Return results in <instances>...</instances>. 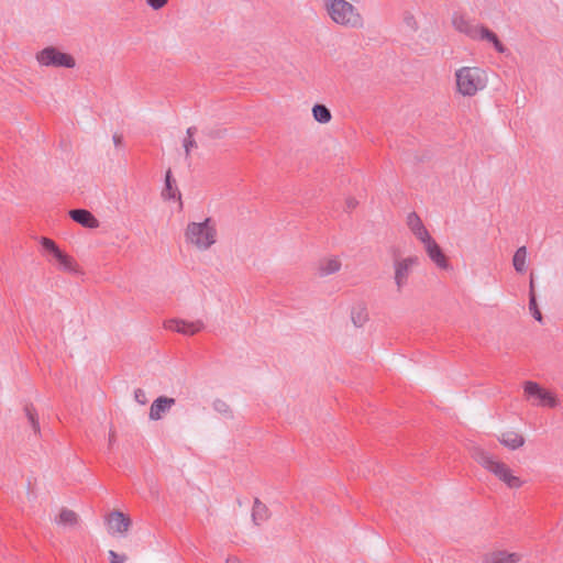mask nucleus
Returning <instances> with one entry per match:
<instances>
[{"label": "nucleus", "mask_w": 563, "mask_h": 563, "mask_svg": "<svg viewBox=\"0 0 563 563\" xmlns=\"http://www.w3.org/2000/svg\"><path fill=\"white\" fill-rule=\"evenodd\" d=\"M342 268V262L338 256H328L322 258L317 266L318 275L325 277L336 274Z\"/></svg>", "instance_id": "4468645a"}, {"label": "nucleus", "mask_w": 563, "mask_h": 563, "mask_svg": "<svg viewBox=\"0 0 563 563\" xmlns=\"http://www.w3.org/2000/svg\"><path fill=\"white\" fill-rule=\"evenodd\" d=\"M225 563H241V561L235 556H230L227 559Z\"/></svg>", "instance_id": "72a5a7b5"}, {"label": "nucleus", "mask_w": 563, "mask_h": 563, "mask_svg": "<svg viewBox=\"0 0 563 563\" xmlns=\"http://www.w3.org/2000/svg\"><path fill=\"white\" fill-rule=\"evenodd\" d=\"M529 310L531 312V314L533 316V318L539 321V322H542V313L538 307V303H537V298H536V291H534V280H533V275H531V278H530V291H529Z\"/></svg>", "instance_id": "5701e85b"}, {"label": "nucleus", "mask_w": 563, "mask_h": 563, "mask_svg": "<svg viewBox=\"0 0 563 563\" xmlns=\"http://www.w3.org/2000/svg\"><path fill=\"white\" fill-rule=\"evenodd\" d=\"M418 265L417 256H407L400 260H397L394 264L395 269V284L397 288L400 289L407 283L410 271Z\"/></svg>", "instance_id": "1a4fd4ad"}, {"label": "nucleus", "mask_w": 563, "mask_h": 563, "mask_svg": "<svg viewBox=\"0 0 563 563\" xmlns=\"http://www.w3.org/2000/svg\"><path fill=\"white\" fill-rule=\"evenodd\" d=\"M109 558H110V563H124L126 561V555L119 554V553L114 552L113 550L109 551Z\"/></svg>", "instance_id": "bb28decb"}, {"label": "nucleus", "mask_w": 563, "mask_h": 563, "mask_svg": "<svg viewBox=\"0 0 563 563\" xmlns=\"http://www.w3.org/2000/svg\"><path fill=\"white\" fill-rule=\"evenodd\" d=\"M54 522L62 529H71L78 525V515L67 508H63L54 518Z\"/></svg>", "instance_id": "dca6fc26"}, {"label": "nucleus", "mask_w": 563, "mask_h": 563, "mask_svg": "<svg viewBox=\"0 0 563 563\" xmlns=\"http://www.w3.org/2000/svg\"><path fill=\"white\" fill-rule=\"evenodd\" d=\"M523 396L532 406L547 409H555L561 405L555 391L533 380H527L522 385Z\"/></svg>", "instance_id": "39448f33"}, {"label": "nucleus", "mask_w": 563, "mask_h": 563, "mask_svg": "<svg viewBox=\"0 0 563 563\" xmlns=\"http://www.w3.org/2000/svg\"><path fill=\"white\" fill-rule=\"evenodd\" d=\"M186 245L198 252L210 250L218 242V229L211 218L189 222L184 231Z\"/></svg>", "instance_id": "f03ea898"}, {"label": "nucleus", "mask_w": 563, "mask_h": 563, "mask_svg": "<svg viewBox=\"0 0 563 563\" xmlns=\"http://www.w3.org/2000/svg\"><path fill=\"white\" fill-rule=\"evenodd\" d=\"M406 225L410 233L421 244L432 238L421 218L416 212H410L406 217Z\"/></svg>", "instance_id": "9d476101"}, {"label": "nucleus", "mask_w": 563, "mask_h": 563, "mask_svg": "<svg viewBox=\"0 0 563 563\" xmlns=\"http://www.w3.org/2000/svg\"><path fill=\"white\" fill-rule=\"evenodd\" d=\"M527 257L528 252L526 246H521L515 252L512 257V265L517 273L522 274L526 272Z\"/></svg>", "instance_id": "412c9836"}, {"label": "nucleus", "mask_w": 563, "mask_h": 563, "mask_svg": "<svg viewBox=\"0 0 563 563\" xmlns=\"http://www.w3.org/2000/svg\"><path fill=\"white\" fill-rule=\"evenodd\" d=\"M252 519L256 526H261L268 519V509L265 504L256 499L252 508Z\"/></svg>", "instance_id": "aec40b11"}, {"label": "nucleus", "mask_w": 563, "mask_h": 563, "mask_svg": "<svg viewBox=\"0 0 563 563\" xmlns=\"http://www.w3.org/2000/svg\"><path fill=\"white\" fill-rule=\"evenodd\" d=\"M36 60L40 65L45 67H66L73 68L76 66L75 58L55 47H46L36 54Z\"/></svg>", "instance_id": "423d86ee"}, {"label": "nucleus", "mask_w": 563, "mask_h": 563, "mask_svg": "<svg viewBox=\"0 0 563 563\" xmlns=\"http://www.w3.org/2000/svg\"><path fill=\"white\" fill-rule=\"evenodd\" d=\"M405 23L412 31H416L419 26L417 19L412 14H408L405 16Z\"/></svg>", "instance_id": "c85d7f7f"}, {"label": "nucleus", "mask_w": 563, "mask_h": 563, "mask_svg": "<svg viewBox=\"0 0 563 563\" xmlns=\"http://www.w3.org/2000/svg\"><path fill=\"white\" fill-rule=\"evenodd\" d=\"M311 112L313 119L321 124H327L332 119L331 111L324 104H314Z\"/></svg>", "instance_id": "4be33fe9"}, {"label": "nucleus", "mask_w": 563, "mask_h": 563, "mask_svg": "<svg viewBox=\"0 0 563 563\" xmlns=\"http://www.w3.org/2000/svg\"><path fill=\"white\" fill-rule=\"evenodd\" d=\"M69 217L77 223L85 228L96 229L99 227V221L96 217L86 209H74L69 211Z\"/></svg>", "instance_id": "2eb2a0df"}, {"label": "nucleus", "mask_w": 563, "mask_h": 563, "mask_svg": "<svg viewBox=\"0 0 563 563\" xmlns=\"http://www.w3.org/2000/svg\"><path fill=\"white\" fill-rule=\"evenodd\" d=\"M324 9L330 20L340 26L360 29L364 24L360 10L346 0H325Z\"/></svg>", "instance_id": "7ed1b4c3"}, {"label": "nucleus", "mask_w": 563, "mask_h": 563, "mask_svg": "<svg viewBox=\"0 0 563 563\" xmlns=\"http://www.w3.org/2000/svg\"><path fill=\"white\" fill-rule=\"evenodd\" d=\"M166 188H167V191H168V196H169V198H175V197H176V192H175V190H173V188H172V184H170V173H169V172L166 174Z\"/></svg>", "instance_id": "2f4dec72"}, {"label": "nucleus", "mask_w": 563, "mask_h": 563, "mask_svg": "<svg viewBox=\"0 0 563 563\" xmlns=\"http://www.w3.org/2000/svg\"><path fill=\"white\" fill-rule=\"evenodd\" d=\"M202 328L201 322H187L184 320H173L169 323V329L186 334V335H192L197 332H199Z\"/></svg>", "instance_id": "f3484780"}, {"label": "nucleus", "mask_w": 563, "mask_h": 563, "mask_svg": "<svg viewBox=\"0 0 563 563\" xmlns=\"http://www.w3.org/2000/svg\"><path fill=\"white\" fill-rule=\"evenodd\" d=\"M175 399L169 397H158L153 401L150 408V419L151 420H159L163 416L170 410L174 406Z\"/></svg>", "instance_id": "ddd939ff"}, {"label": "nucleus", "mask_w": 563, "mask_h": 563, "mask_svg": "<svg viewBox=\"0 0 563 563\" xmlns=\"http://www.w3.org/2000/svg\"><path fill=\"white\" fill-rule=\"evenodd\" d=\"M53 257L58 263L60 269L69 273L78 272V264L76 261L60 249L53 254Z\"/></svg>", "instance_id": "a211bd4d"}, {"label": "nucleus", "mask_w": 563, "mask_h": 563, "mask_svg": "<svg viewBox=\"0 0 563 563\" xmlns=\"http://www.w3.org/2000/svg\"><path fill=\"white\" fill-rule=\"evenodd\" d=\"M27 416H29V419H30L33 428L37 430L38 429V422H37V419L35 417V413L32 410L27 409Z\"/></svg>", "instance_id": "473e14b6"}, {"label": "nucleus", "mask_w": 563, "mask_h": 563, "mask_svg": "<svg viewBox=\"0 0 563 563\" xmlns=\"http://www.w3.org/2000/svg\"><path fill=\"white\" fill-rule=\"evenodd\" d=\"M522 555L518 552L494 549L486 552L483 556L484 563H520Z\"/></svg>", "instance_id": "9b49d317"}, {"label": "nucleus", "mask_w": 563, "mask_h": 563, "mask_svg": "<svg viewBox=\"0 0 563 563\" xmlns=\"http://www.w3.org/2000/svg\"><path fill=\"white\" fill-rule=\"evenodd\" d=\"M41 245L43 246L44 250L49 252L52 255L59 250L58 245L53 240H51L48 238H42Z\"/></svg>", "instance_id": "a878e982"}, {"label": "nucleus", "mask_w": 563, "mask_h": 563, "mask_svg": "<svg viewBox=\"0 0 563 563\" xmlns=\"http://www.w3.org/2000/svg\"><path fill=\"white\" fill-rule=\"evenodd\" d=\"M422 246L428 258L434 264V266L438 269L449 271L451 268L448 255L433 236L430 238L428 241L423 242Z\"/></svg>", "instance_id": "0eeeda50"}, {"label": "nucleus", "mask_w": 563, "mask_h": 563, "mask_svg": "<svg viewBox=\"0 0 563 563\" xmlns=\"http://www.w3.org/2000/svg\"><path fill=\"white\" fill-rule=\"evenodd\" d=\"M184 146H185V150H186L187 153H189L191 147L196 146L195 145V141L192 139V133H191L190 129L187 131V137L184 141Z\"/></svg>", "instance_id": "c756f323"}, {"label": "nucleus", "mask_w": 563, "mask_h": 563, "mask_svg": "<svg viewBox=\"0 0 563 563\" xmlns=\"http://www.w3.org/2000/svg\"><path fill=\"white\" fill-rule=\"evenodd\" d=\"M134 399L140 404V405H145L147 402V397H146V393L143 390V389H136L134 391Z\"/></svg>", "instance_id": "7c9ffc66"}, {"label": "nucleus", "mask_w": 563, "mask_h": 563, "mask_svg": "<svg viewBox=\"0 0 563 563\" xmlns=\"http://www.w3.org/2000/svg\"><path fill=\"white\" fill-rule=\"evenodd\" d=\"M497 440L505 449L509 451H516L525 446L526 437L516 428H505L498 435Z\"/></svg>", "instance_id": "6e6552de"}, {"label": "nucleus", "mask_w": 563, "mask_h": 563, "mask_svg": "<svg viewBox=\"0 0 563 563\" xmlns=\"http://www.w3.org/2000/svg\"><path fill=\"white\" fill-rule=\"evenodd\" d=\"M131 521L120 511L111 512L107 519L108 530L111 534L123 536L128 532Z\"/></svg>", "instance_id": "f8f14e48"}, {"label": "nucleus", "mask_w": 563, "mask_h": 563, "mask_svg": "<svg viewBox=\"0 0 563 563\" xmlns=\"http://www.w3.org/2000/svg\"><path fill=\"white\" fill-rule=\"evenodd\" d=\"M487 77L478 67L463 66L455 71L456 91L463 97H473L486 86Z\"/></svg>", "instance_id": "20e7f679"}, {"label": "nucleus", "mask_w": 563, "mask_h": 563, "mask_svg": "<svg viewBox=\"0 0 563 563\" xmlns=\"http://www.w3.org/2000/svg\"><path fill=\"white\" fill-rule=\"evenodd\" d=\"M472 457L508 488L519 489L523 486L525 482L515 474L511 467L493 453L482 448H474L472 450Z\"/></svg>", "instance_id": "f257e3e1"}, {"label": "nucleus", "mask_w": 563, "mask_h": 563, "mask_svg": "<svg viewBox=\"0 0 563 563\" xmlns=\"http://www.w3.org/2000/svg\"><path fill=\"white\" fill-rule=\"evenodd\" d=\"M477 34L481 40L490 42L498 52L503 53L505 51V47L498 40L497 35L488 29L479 27Z\"/></svg>", "instance_id": "b1692460"}, {"label": "nucleus", "mask_w": 563, "mask_h": 563, "mask_svg": "<svg viewBox=\"0 0 563 563\" xmlns=\"http://www.w3.org/2000/svg\"><path fill=\"white\" fill-rule=\"evenodd\" d=\"M146 4L151 7L153 10H159L164 8L168 0H145Z\"/></svg>", "instance_id": "cd10ccee"}, {"label": "nucleus", "mask_w": 563, "mask_h": 563, "mask_svg": "<svg viewBox=\"0 0 563 563\" xmlns=\"http://www.w3.org/2000/svg\"><path fill=\"white\" fill-rule=\"evenodd\" d=\"M368 319L367 308L363 303H357L352 307L351 320L354 325L361 328L367 323Z\"/></svg>", "instance_id": "6ab92c4d"}, {"label": "nucleus", "mask_w": 563, "mask_h": 563, "mask_svg": "<svg viewBox=\"0 0 563 563\" xmlns=\"http://www.w3.org/2000/svg\"><path fill=\"white\" fill-rule=\"evenodd\" d=\"M452 24L461 33H468L471 31V26L467 22V20L459 14L453 15L452 18Z\"/></svg>", "instance_id": "393cba45"}]
</instances>
